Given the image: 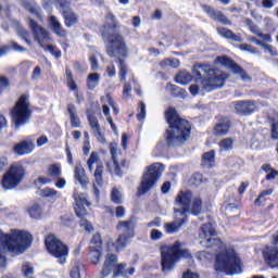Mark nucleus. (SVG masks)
<instances>
[{
  "label": "nucleus",
  "instance_id": "obj_61",
  "mask_svg": "<svg viewBox=\"0 0 278 278\" xmlns=\"http://www.w3.org/2000/svg\"><path fill=\"white\" fill-rule=\"evenodd\" d=\"M55 179H58L56 182H55V187L56 188H59L60 190L66 188V179H64V178H62L60 176L56 177Z\"/></svg>",
  "mask_w": 278,
  "mask_h": 278
},
{
  "label": "nucleus",
  "instance_id": "obj_45",
  "mask_svg": "<svg viewBox=\"0 0 278 278\" xmlns=\"http://www.w3.org/2000/svg\"><path fill=\"white\" fill-rule=\"evenodd\" d=\"M191 214H200L201 213V198L197 197L192 201V205L190 206Z\"/></svg>",
  "mask_w": 278,
  "mask_h": 278
},
{
  "label": "nucleus",
  "instance_id": "obj_56",
  "mask_svg": "<svg viewBox=\"0 0 278 278\" xmlns=\"http://www.w3.org/2000/svg\"><path fill=\"white\" fill-rule=\"evenodd\" d=\"M102 102L109 103V105L112 108L114 114H118V108L114 104V100H112V97L106 96L105 98L101 99Z\"/></svg>",
  "mask_w": 278,
  "mask_h": 278
},
{
  "label": "nucleus",
  "instance_id": "obj_39",
  "mask_svg": "<svg viewBox=\"0 0 278 278\" xmlns=\"http://www.w3.org/2000/svg\"><path fill=\"white\" fill-rule=\"evenodd\" d=\"M102 112L104 116L106 117L108 123L111 125V129L114 131V134H118V129L116 128V125L114 124V121L112 119V116H110V106L108 104H103Z\"/></svg>",
  "mask_w": 278,
  "mask_h": 278
},
{
  "label": "nucleus",
  "instance_id": "obj_60",
  "mask_svg": "<svg viewBox=\"0 0 278 278\" xmlns=\"http://www.w3.org/2000/svg\"><path fill=\"white\" fill-rule=\"evenodd\" d=\"M123 97H125V99L131 97V85L128 83L124 84Z\"/></svg>",
  "mask_w": 278,
  "mask_h": 278
},
{
  "label": "nucleus",
  "instance_id": "obj_54",
  "mask_svg": "<svg viewBox=\"0 0 278 278\" xmlns=\"http://www.w3.org/2000/svg\"><path fill=\"white\" fill-rule=\"evenodd\" d=\"M271 140H278V119L271 121Z\"/></svg>",
  "mask_w": 278,
  "mask_h": 278
},
{
  "label": "nucleus",
  "instance_id": "obj_25",
  "mask_svg": "<svg viewBox=\"0 0 278 278\" xmlns=\"http://www.w3.org/2000/svg\"><path fill=\"white\" fill-rule=\"evenodd\" d=\"M34 141L25 140L15 144L14 153H16V155H29V153L34 151Z\"/></svg>",
  "mask_w": 278,
  "mask_h": 278
},
{
  "label": "nucleus",
  "instance_id": "obj_59",
  "mask_svg": "<svg viewBox=\"0 0 278 278\" xmlns=\"http://www.w3.org/2000/svg\"><path fill=\"white\" fill-rule=\"evenodd\" d=\"M36 184H42L43 186H47L49 184H53V179L49 176H39L36 180Z\"/></svg>",
  "mask_w": 278,
  "mask_h": 278
},
{
  "label": "nucleus",
  "instance_id": "obj_10",
  "mask_svg": "<svg viewBox=\"0 0 278 278\" xmlns=\"http://www.w3.org/2000/svg\"><path fill=\"white\" fill-rule=\"evenodd\" d=\"M25 179V167L21 163L12 164L9 170L3 175L2 188L4 190H14Z\"/></svg>",
  "mask_w": 278,
  "mask_h": 278
},
{
  "label": "nucleus",
  "instance_id": "obj_18",
  "mask_svg": "<svg viewBox=\"0 0 278 278\" xmlns=\"http://www.w3.org/2000/svg\"><path fill=\"white\" fill-rule=\"evenodd\" d=\"M216 63L222 64V66H225L226 68H230L235 75H239L242 81H251L249 74H247L244 70H242V67H240L238 64L233 63L231 59L227 56H218L216 59Z\"/></svg>",
  "mask_w": 278,
  "mask_h": 278
},
{
  "label": "nucleus",
  "instance_id": "obj_35",
  "mask_svg": "<svg viewBox=\"0 0 278 278\" xmlns=\"http://www.w3.org/2000/svg\"><path fill=\"white\" fill-rule=\"evenodd\" d=\"M106 168L109 169V173H111V175H117V177H121V175H123V172L121 170L116 159H112L111 162L106 163Z\"/></svg>",
  "mask_w": 278,
  "mask_h": 278
},
{
  "label": "nucleus",
  "instance_id": "obj_19",
  "mask_svg": "<svg viewBox=\"0 0 278 278\" xmlns=\"http://www.w3.org/2000/svg\"><path fill=\"white\" fill-rule=\"evenodd\" d=\"M101 235L96 233L90 242V260L92 264H99L101 262V251H102Z\"/></svg>",
  "mask_w": 278,
  "mask_h": 278
},
{
  "label": "nucleus",
  "instance_id": "obj_47",
  "mask_svg": "<svg viewBox=\"0 0 278 278\" xmlns=\"http://www.w3.org/2000/svg\"><path fill=\"white\" fill-rule=\"evenodd\" d=\"M273 192H275V189L274 188H270V189H266L264 191H262L258 195V198L255 200V205H262L263 203V199L264 197H270V194H273Z\"/></svg>",
  "mask_w": 278,
  "mask_h": 278
},
{
  "label": "nucleus",
  "instance_id": "obj_62",
  "mask_svg": "<svg viewBox=\"0 0 278 278\" xmlns=\"http://www.w3.org/2000/svg\"><path fill=\"white\" fill-rule=\"evenodd\" d=\"M90 64H91V71H98L99 68V60H97V56L92 55L89 59Z\"/></svg>",
  "mask_w": 278,
  "mask_h": 278
},
{
  "label": "nucleus",
  "instance_id": "obj_32",
  "mask_svg": "<svg viewBox=\"0 0 278 278\" xmlns=\"http://www.w3.org/2000/svg\"><path fill=\"white\" fill-rule=\"evenodd\" d=\"M217 33L219 34V36H222L223 38H227L228 40H233L235 42H242V37H240V35L233 34V31L226 27H218Z\"/></svg>",
  "mask_w": 278,
  "mask_h": 278
},
{
  "label": "nucleus",
  "instance_id": "obj_7",
  "mask_svg": "<svg viewBox=\"0 0 278 278\" xmlns=\"http://www.w3.org/2000/svg\"><path fill=\"white\" fill-rule=\"evenodd\" d=\"M127 265L123 263H118V257H116L115 254H108L104 260V264L101 270V275L103 277H108V275H112L113 277H123V278H129L134 273H136V269L134 267H130L129 269H126Z\"/></svg>",
  "mask_w": 278,
  "mask_h": 278
},
{
  "label": "nucleus",
  "instance_id": "obj_51",
  "mask_svg": "<svg viewBox=\"0 0 278 278\" xmlns=\"http://www.w3.org/2000/svg\"><path fill=\"white\" fill-rule=\"evenodd\" d=\"M261 48L264 49L265 53H269V55H271V58L278 56L277 50H275V48H273V46L267 45L263 41Z\"/></svg>",
  "mask_w": 278,
  "mask_h": 278
},
{
  "label": "nucleus",
  "instance_id": "obj_15",
  "mask_svg": "<svg viewBox=\"0 0 278 278\" xmlns=\"http://www.w3.org/2000/svg\"><path fill=\"white\" fill-rule=\"evenodd\" d=\"M190 201H192V192L180 191L177 194L174 204V214H176V218H179V216H186L188 218V214H190Z\"/></svg>",
  "mask_w": 278,
  "mask_h": 278
},
{
  "label": "nucleus",
  "instance_id": "obj_16",
  "mask_svg": "<svg viewBox=\"0 0 278 278\" xmlns=\"http://www.w3.org/2000/svg\"><path fill=\"white\" fill-rule=\"evenodd\" d=\"M72 0H64L61 2L60 12L64 18L65 27H75L77 25V21H79V15L73 11L71 8Z\"/></svg>",
  "mask_w": 278,
  "mask_h": 278
},
{
  "label": "nucleus",
  "instance_id": "obj_28",
  "mask_svg": "<svg viewBox=\"0 0 278 278\" xmlns=\"http://www.w3.org/2000/svg\"><path fill=\"white\" fill-rule=\"evenodd\" d=\"M40 197H42V199H48V201H52V203H55L58 199H62V193L53 188H46L40 191Z\"/></svg>",
  "mask_w": 278,
  "mask_h": 278
},
{
  "label": "nucleus",
  "instance_id": "obj_37",
  "mask_svg": "<svg viewBox=\"0 0 278 278\" xmlns=\"http://www.w3.org/2000/svg\"><path fill=\"white\" fill-rule=\"evenodd\" d=\"M67 110H68V113H70L72 127H79L80 122H79V117H77V110L75 109V105L70 104L67 106Z\"/></svg>",
  "mask_w": 278,
  "mask_h": 278
},
{
  "label": "nucleus",
  "instance_id": "obj_5",
  "mask_svg": "<svg viewBox=\"0 0 278 278\" xmlns=\"http://www.w3.org/2000/svg\"><path fill=\"white\" fill-rule=\"evenodd\" d=\"M31 235L25 230L12 229L10 233H5L3 230H0L1 247L14 255L25 253V251L31 247Z\"/></svg>",
  "mask_w": 278,
  "mask_h": 278
},
{
  "label": "nucleus",
  "instance_id": "obj_58",
  "mask_svg": "<svg viewBox=\"0 0 278 278\" xmlns=\"http://www.w3.org/2000/svg\"><path fill=\"white\" fill-rule=\"evenodd\" d=\"M164 233L157 229H152L150 232L151 240H162Z\"/></svg>",
  "mask_w": 278,
  "mask_h": 278
},
{
  "label": "nucleus",
  "instance_id": "obj_29",
  "mask_svg": "<svg viewBox=\"0 0 278 278\" xmlns=\"http://www.w3.org/2000/svg\"><path fill=\"white\" fill-rule=\"evenodd\" d=\"M74 177L75 180L78 181V184H80V186H88L89 181H88V176H86V170L84 169V167L81 165H76L75 169H74Z\"/></svg>",
  "mask_w": 278,
  "mask_h": 278
},
{
  "label": "nucleus",
  "instance_id": "obj_17",
  "mask_svg": "<svg viewBox=\"0 0 278 278\" xmlns=\"http://www.w3.org/2000/svg\"><path fill=\"white\" fill-rule=\"evenodd\" d=\"M96 166V170L93 177L98 186L103 184V163H101V159L97 152H92L90 157L87 161V167L90 173H92Z\"/></svg>",
  "mask_w": 278,
  "mask_h": 278
},
{
  "label": "nucleus",
  "instance_id": "obj_64",
  "mask_svg": "<svg viewBox=\"0 0 278 278\" xmlns=\"http://www.w3.org/2000/svg\"><path fill=\"white\" fill-rule=\"evenodd\" d=\"M72 278H81V275L79 274V265L74 266L70 273Z\"/></svg>",
  "mask_w": 278,
  "mask_h": 278
},
{
  "label": "nucleus",
  "instance_id": "obj_44",
  "mask_svg": "<svg viewBox=\"0 0 278 278\" xmlns=\"http://www.w3.org/2000/svg\"><path fill=\"white\" fill-rule=\"evenodd\" d=\"M66 78H67V86L71 90H73L74 92H77V84L75 83V80L73 79V73L71 72V70H66Z\"/></svg>",
  "mask_w": 278,
  "mask_h": 278
},
{
  "label": "nucleus",
  "instance_id": "obj_57",
  "mask_svg": "<svg viewBox=\"0 0 278 278\" xmlns=\"http://www.w3.org/2000/svg\"><path fill=\"white\" fill-rule=\"evenodd\" d=\"M147 117V105L144 102H140V113L137 115L138 121H144Z\"/></svg>",
  "mask_w": 278,
  "mask_h": 278
},
{
  "label": "nucleus",
  "instance_id": "obj_21",
  "mask_svg": "<svg viewBox=\"0 0 278 278\" xmlns=\"http://www.w3.org/2000/svg\"><path fill=\"white\" fill-rule=\"evenodd\" d=\"M187 222H188L187 216L177 217V213H174V220L169 223H165L163 226V229L165 233H169V235L178 233V231L181 229V227H184V225H186Z\"/></svg>",
  "mask_w": 278,
  "mask_h": 278
},
{
  "label": "nucleus",
  "instance_id": "obj_8",
  "mask_svg": "<svg viewBox=\"0 0 278 278\" xmlns=\"http://www.w3.org/2000/svg\"><path fill=\"white\" fill-rule=\"evenodd\" d=\"M164 173V166L161 163H154L147 167V172L143 174L141 185L138 188L139 194H147L150 190L157 186V179L162 177Z\"/></svg>",
  "mask_w": 278,
  "mask_h": 278
},
{
  "label": "nucleus",
  "instance_id": "obj_27",
  "mask_svg": "<svg viewBox=\"0 0 278 278\" xmlns=\"http://www.w3.org/2000/svg\"><path fill=\"white\" fill-rule=\"evenodd\" d=\"M49 23L52 27V31H54L56 36H60L61 38H64V36H66V29L62 27V23H60V20L55 15L49 16Z\"/></svg>",
  "mask_w": 278,
  "mask_h": 278
},
{
  "label": "nucleus",
  "instance_id": "obj_53",
  "mask_svg": "<svg viewBox=\"0 0 278 278\" xmlns=\"http://www.w3.org/2000/svg\"><path fill=\"white\" fill-rule=\"evenodd\" d=\"M17 36L23 38V40H25V42L28 43L29 46L31 45V40L28 39L29 38V33L27 30H25V28L18 27L17 28Z\"/></svg>",
  "mask_w": 278,
  "mask_h": 278
},
{
  "label": "nucleus",
  "instance_id": "obj_52",
  "mask_svg": "<svg viewBox=\"0 0 278 278\" xmlns=\"http://www.w3.org/2000/svg\"><path fill=\"white\" fill-rule=\"evenodd\" d=\"M22 273L24 277H29L30 275H34V266L29 263H24L22 265Z\"/></svg>",
  "mask_w": 278,
  "mask_h": 278
},
{
  "label": "nucleus",
  "instance_id": "obj_31",
  "mask_svg": "<svg viewBox=\"0 0 278 278\" xmlns=\"http://www.w3.org/2000/svg\"><path fill=\"white\" fill-rule=\"evenodd\" d=\"M119 63V81H125L128 77L129 81H134V73L127 68L125 61L118 60Z\"/></svg>",
  "mask_w": 278,
  "mask_h": 278
},
{
  "label": "nucleus",
  "instance_id": "obj_26",
  "mask_svg": "<svg viewBox=\"0 0 278 278\" xmlns=\"http://www.w3.org/2000/svg\"><path fill=\"white\" fill-rule=\"evenodd\" d=\"M229 127H231V122H229V118L224 117L216 124L213 134L215 136H227Z\"/></svg>",
  "mask_w": 278,
  "mask_h": 278
},
{
  "label": "nucleus",
  "instance_id": "obj_20",
  "mask_svg": "<svg viewBox=\"0 0 278 278\" xmlns=\"http://www.w3.org/2000/svg\"><path fill=\"white\" fill-rule=\"evenodd\" d=\"M91 134L94 136V138L100 142L101 144H105V134L102 132L101 126L99 125V119L94 114L88 112L87 114Z\"/></svg>",
  "mask_w": 278,
  "mask_h": 278
},
{
  "label": "nucleus",
  "instance_id": "obj_42",
  "mask_svg": "<svg viewBox=\"0 0 278 278\" xmlns=\"http://www.w3.org/2000/svg\"><path fill=\"white\" fill-rule=\"evenodd\" d=\"M262 169L265 173H267V176H266L267 181H270V180L275 179L278 176L277 169L270 167V165H268V164L263 165Z\"/></svg>",
  "mask_w": 278,
  "mask_h": 278
},
{
  "label": "nucleus",
  "instance_id": "obj_13",
  "mask_svg": "<svg viewBox=\"0 0 278 278\" xmlns=\"http://www.w3.org/2000/svg\"><path fill=\"white\" fill-rule=\"evenodd\" d=\"M73 199L75 201V213L80 218V225L81 227H85L86 231H92V225L90 222L86 220V216H88V212L86 211V207L84 205H87L90 207V202L88 199H86V195L74 192Z\"/></svg>",
  "mask_w": 278,
  "mask_h": 278
},
{
  "label": "nucleus",
  "instance_id": "obj_63",
  "mask_svg": "<svg viewBox=\"0 0 278 278\" xmlns=\"http://www.w3.org/2000/svg\"><path fill=\"white\" fill-rule=\"evenodd\" d=\"M262 5L266 10H273V8H275V0H263Z\"/></svg>",
  "mask_w": 278,
  "mask_h": 278
},
{
  "label": "nucleus",
  "instance_id": "obj_30",
  "mask_svg": "<svg viewBox=\"0 0 278 278\" xmlns=\"http://www.w3.org/2000/svg\"><path fill=\"white\" fill-rule=\"evenodd\" d=\"M30 218H42L45 216V204L35 203L27 208Z\"/></svg>",
  "mask_w": 278,
  "mask_h": 278
},
{
  "label": "nucleus",
  "instance_id": "obj_9",
  "mask_svg": "<svg viewBox=\"0 0 278 278\" xmlns=\"http://www.w3.org/2000/svg\"><path fill=\"white\" fill-rule=\"evenodd\" d=\"M31 116V110H29V98L22 96L15 106L11 111L12 123L15 125V129H18L21 125L29 123Z\"/></svg>",
  "mask_w": 278,
  "mask_h": 278
},
{
  "label": "nucleus",
  "instance_id": "obj_48",
  "mask_svg": "<svg viewBox=\"0 0 278 278\" xmlns=\"http://www.w3.org/2000/svg\"><path fill=\"white\" fill-rule=\"evenodd\" d=\"M201 8L203 12H205V14L210 16V18H216V14L218 13V11L214 10V7H211L208 4H202Z\"/></svg>",
  "mask_w": 278,
  "mask_h": 278
},
{
  "label": "nucleus",
  "instance_id": "obj_36",
  "mask_svg": "<svg viewBox=\"0 0 278 278\" xmlns=\"http://www.w3.org/2000/svg\"><path fill=\"white\" fill-rule=\"evenodd\" d=\"M48 177H61L62 176V166L60 164H51L47 168Z\"/></svg>",
  "mask_w": 278,
  "mask_h": 278
},
{
  "label": "nucleus",
  "instance_id": "obj_34",
  "mask_svg": "<svg viewBox=\"0 0 278 278\" xmlns=\"http://www.w3.org/2000/svg\"><path fill=\"white\" fill-rule=\"evenodd\" d=\"M100 79L101 75H99L98 73L90 74L87 77V87L89 88V90H94V88L99 86Z\"/></svg>",
  "mask_w": 278,
  "mask_h": 278
},
{
  "label": "nucleus",
  "instance_id": "obj_24",
  "mask_svg": "<svg viewBox=\"0 0 278 278\" xmlns=\"http://www.w3.org/2000/svg\"><path fill=\"white\" fill-rule=\"evenodd\" d=\"M256 108L257 104L255 101H239L235 105L236 112H239L240 114H253Z\"/></svg>",
  "mask_w": 278,
  "mask_h": 278
},
{
  "label": "nucleus",
  "instance_id": "obj_46",
  "mask_svg": "<svg viewBox=\"0 0 278 278\" xmlns=\"http://www.w3.org/2000/svg\"><path fill=\"white\" fill-rule=\"evenodd\" d=\"M240 51H247L248 53H252V55H257L260 50L249 43H242L239 46Z\"/></svg>",
  "mask_w": 278,
  "mask_h": 278
},
{
  "label": "nucleus",
  "instance_id": "obj_14",
  "mask_svg": "<svg viewBox=\"0 0 278 278\" xmlns=\"http://www.w3.org/2000/svg\"><path fill=\"white\" fill-rule=\"evenodd\" d=\"M117 230L119 231V237L115 241L114 247L116 251H123V249L127 247V242L134 238V222H119L117 225Z\"/></svg>",
  "mask_w": 278,
  "mask_h": 278
},
{
  "label": "nucleus",
  "instance_id": "obj_4",
  "mask_svg": "<svg viewBox=\"0 0 278 278\" xmlns=\"http://www.w3.org/2000/svg\"><path fill=\"white\" fill-rule=\"evenodd\" d=\"M182 247L184 244L179 241L172 245H161V270L163 275H170L180 257H186V260L192 262V255Z\"/></svg>",
  "mask_w": 278,
  "mask_h": 278
},
{
  "label": "nucleus",
  "instance_id": "obj_40",
  "mask_svg": "<svg viewBox=\"0 0 278 278\" xmlns=\"http://www.w3.org/2000/svg\"><path fill=\"white\" fill-rule=\"evenodd\" d=\"M160 66L162 68H179V60L178 59H165L161 61Z\"/></svg>",
  "mask_w": 278,
  "mask_h": 278
},
{
  "label": "nucleus",
  "instance_id": "obj_6",
  "mask_svg": "<svg viewBox=\"0 0 278 278\" xmlns=\"http://www.w3.org/2000/svg\"><path fill=\"white\" fill-rule=\"evenodd\" d=\"M193 76L201 80L204 90L223 88L225 86V79H229V75L210 65L195 66L193 68Z\"/></svg>",
  "mask_w": 278,
  "mask_h": 278
},
{
  "label": "nucleus",
  "instance_id": "obj_12",
  "mask_svg": "<svg viewBox=\"0 0 278 278\" xmlns=\"http://www.w3.org/2000/svg\"><path fill=\"white\" fill-rule=\"evenodd\" d=\"M29 27L34 34L35 40L38 41L40 47L45 49V51H49L51 55L54 58H62V51L55 50V48L51 45L45 47L42 42H47L49 40V33L45 28H42L38 23L34 22V20H28Z\"/></svg>",
  "mask_w": 278,
  "mask_h": 278
},
{
  "label": "nucleus",
  "instance_id": "obj_23",
  "mask_svg": "<svg viewBox=\"0 0 278 278\" xmlns=\"http://www.w3.org/2000/svg\"><path fill=\"white\" fill-rule=\"evenodd\" d=\"M245 25H247V27H249V30L252 34H254L255 36H257L258 38H261V40H263V42H273V37H270V34L262 33V29H260V26H257V24L253 23L252 20L247 18Z\"/></svg>",
  "mask_w": 278,
  "mask_h": 278
},
{
  "label": "nucleus",
  "instance_id": "obj_38",
  "mask_svg": "<svg viewBox=\"0 0 278 278\" xmlns=\"http://www.w3.org/2000/svg\"><path fill=\"white\" fill-rule=\"evenodd\" d=\"M191 81H192V75L186 72H180L179 74L176 75V83L180 84L181 86H187V84H190Z\"/></svg>",
  "mask_w": 278,
  "mask_h": 278
},
{
  "label": "nucleus",
  "instance_id": "obj_1",
  "mask_svg": "<svg viewBox=\"0 0 278 278\" xmlns=\"http://www.w3.org/2000/svg\"><path fill=\"white\" fill-rule=\"evenodd\" d=\"M200 244L205 249L216 247L215 268L219 273L226 275H240L242 273V262L233 248H228L219 239L216 238V229L212 223L204 224L199 232Z\"/></svg>",
  "mask_w": 278,
  "mask_h": 278
},
{
  "label": "nucleus",
  "instance_id": "obj_43",
  "mask_svg": "<svg viewBox=\"0 0 278 278\" xmlns=\"http://www.w3.org/2000/svg\"><path fill=\"white\" fill-rule=\"evenodd\" d=\"M233 149V139L225 138L219 142V151H231Z\"/></svg>",
  "mask_w": 278,
  "mask_h": 278
},
{
  "label": "nucleus",
  "instance_id": "obj_49",
  "mask_svg": "<svg viewBox=\"0 0 278 278\" xmlns=\"http://www.w3.org/2000/svg\"><path fill=\"white\" fill-rule=\"evenodd\" d=\"M213 20L218 21L223 25H231V21H229V18H227V16H225V14H223V12H220V11H217V13Z\"/></svg>",
  "mask_w": 278,
  "mask_h": 278
},
{
  "label": "nucleus",
  "instance_id": "obj_55",
  "mask_svg": "<svg viewBox=\"0 0 278 278\" xmlns=\"http://www.w3.org/2000/svg\"><path fill=\"white\" fill-rule=\"evenodd\" d=\"M197 257L200 262H207L208 260H212V253L207 251L198 252Z\"/></svg>",
  "mask_w": 278,
  "mask_h": 278
},
{
  "label": "nucleus",
  "instance_id": "obj_41",
  "mask_svg": "<svg viewBox=\"0 0 278 278\" xmlns=\"http://www.w3.org/2000/svg\"><path fill=\"white\" fill-rule=\"evenodd\" d=\"M216 155V152L214 150L208 151L203 154V165L206 166V168L212 167V163L214 162V157Z\"/></svg>",
  "mask_w": 278,
  "mask_h": 278
},
{
  "label": "nucleus",
  "instance_id": "obj_3",
  "mask_svg": "<svg viewBox=\"0 0 278 278\" xmlns=\"http://www.w3.org/2000/svg\"><path fill=\"white\" fill-rule=\"evenodd\" d=\"M165 118L169 125L165 134L166 143L168 147H181L190 138V123L179 118L173 108L166 111Z\"/></svg>",
  "mask_w": 278,
  "mask_h": 278
},
{
  "label": "nucleus",
  "instance_id": "obj_11",
  "mask_svg": "<svg viewBox=\"0 0 278 278\" xmlns=\"http://www.w3.org/2000/svg\"><path fill=\"white\" fill-rule=\"evenodd\" d=\"M46 248L51 255L59 260V264H66L68 248L55 235H49L46 238Z\"/></svg>",
  "mask_w": 278,
  "mask_h": 278
},
{
  "label": "nucleus",
  "instance_id": "obj_2",
  "mask_svg": "<svg viewBox=\"0 0 278 278\" xmlns=\"http://www.w3.org/2000/svg\"><path fill=\"white\" fill-rule=\"evenodd\" d=\"M121 25L116 21V16L112 11H109L104 17V24L100 28L101 36L104 41L110 42L108 47V55L110 58H126L128 53L127 45L122 35L114 34L119 29Z\"/></svg>",
  "mask_w": 278,
  "mask_h": 278
},
{
  "label": "nucleus",
  "instance_id": "obj_33",
  "mask_svg": "<svg viewBox=\"0 0 278 278\" xmlns=\"http://www.w3.org/2000/svg\"><path fill=\"white\" fill-rule=\"evenodd\" d=\"M12 49L13 51H18L20 53H23V51H26V49L15 41H11L8 46H3L0 48V58H3V55L8 54V51Z\"/></svg>",
  "mask_w": 278,
  "mask_h": 278
},
{
  "label": "nucleus",
  "instance_id": "obj_50",
  "mask_svg": "<svg viewBox=\"0 0 278 278\" xmlns=\"http://www.w3.org/2000/svg\"><path fill=\"white\" fill-rule=\"evenodd\" d=\"M111 199L113 203L119 204L123 203V194H121V191L118 189H113L111 193Z\"/></svg>",
  "mask_w": 278,
  "mask_h": 278
},
{
  "label": "nucleus",
  "instance_id": "obj_22",
  "mask_svg": "<svg viewBox=\"0 0 278 278\" xmlns=\"http://www.w3.org/2000/svg\"><path fill=\"white\" fill-rule=\"evenodd\" d=\"M263 255L269 268H278V247L265 248Z\"/></svg>",
  "mask_w": 278,
  "mask_h": 278
}]
</instances>
